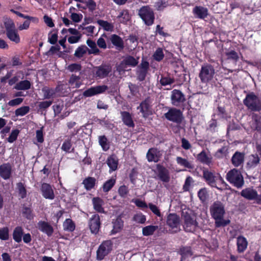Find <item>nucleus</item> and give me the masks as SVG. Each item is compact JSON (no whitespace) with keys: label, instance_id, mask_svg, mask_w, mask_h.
<instances>
[{"label":"nucleus","instance_id":"603ef678","mask_svg":"<svg viewBox=\"0 0 261 261\" xmlns=\"http://www.w3.org/2000/svg\"><path fill=\"white\" fill-rule=\"evenodd\" d=\"M153 57L156 61H161L164 57L163 49L161 48H158L154 52Z\"/></svg>","mask_w":261,"mask_h":261},{"label":"nucleus","instance_id":"e433bc0d","mask_svg":"<svg viewBox=\"0 0 261 261\" xmlns=\"http://www.w3.org/2000/svg\"><path fill=\"white\" fill-rule=\"evenodd\" d=\"M23 234V229L22 227H16L13 231V237L15 242L19 243L21 241Z\"/></svg>","mask_w":261,"mask_h":261},{"label":"nucleus","instance_id":"0eeeda50","mask_svg":"<svg viewBox=\"0 0 261 261\" xmlns=\"http://www.w3.org/2000/svg\"><path fill=\"white\" fill-rule=\"evenodd\" d=\"M138 63V59L129 56L126 57L119 65L116 66V70L121 74L127 70V66L135 67Z\"/></svg>","mask_w":261,"mask_h":261},{"label":"nucleus","instance_id":"9b49d317","mask_svg":"<svg viewBox=\"0 0 261 261\" xmlns=\"http://www.w3.org/2000/svg\"><path fill=\"white\" fill-rule=\"evenodd\" d=\"M165 117L168 120L176 123H180L183 118L181 111L176 108L170 109L165 114Z\"/></svg>","mask_w":261,"mask_h":261},{"label":"nucleus","instance_id":"f704fd0d","mask_svg":"<svg viewBox=\"0 0 261 261\" xmlns=\"http://www.w3.org/2000/svg\"><path fill=\"white\" fill-rule=\"evenodd\" d=\"M112 43L118 48H123V42L122 39L117 35H112L110 38Z\"/></svg>","mask_w":261,"mask_h":261},{"label":"nucleus","instance_id":"de8ad7c7","mask_svg":"<svg viewBox=\"0 0 261 261\" xmlns=\"http://www.w3.org/2000/svg\"><path fill=\"white\" fill-rule=\"evenodd\" d=\"M115 179L111 178L107 181L103 185V191L105 192L109 191L115 184Z\"/></svg>","mask_w":261,"mask_h":261},{"label":"nucleus","instance_id":"f257e3e1","mask_svg":"<svg viewBox=\"0 0 261 261\" xmlns=\"http://www.w3.org/2000/svg\"><path fill=\"white\" fill-rule=\"evenodd\" d=\"M210 213L212 217L215 220L216 227L225 226L229 224V220L223 219L225 211L224 206L221 202H215L210 207Z\"/></svg>","mask_w":261,"mask_h":261},{"label":"nucleus","instance_id":"864d4df0","mask_svg":"<svg viewBox=\"0 0 261 261\" xmlns=\"http://www.w3.org/2000/svg\"><path fill=\"white\" fill-rule=\"evenodd\" d=\"M194 182V180L191 176H188L185 180L183 186V190L184 191H189L192 184Z\"/></svg>","mask_w":261,"mask_h":261},{"label":"nucleus","instance_id":"473e14b6","mask_svg":"<svg viewBox=\"0 0 261 261\" xmlns=\"http://www.w3.org/2000/svg\"><path fill=\"white\" fill-rule=\"evenodd\" d=\"M87 44L90 49L88 50L89 54L98 55L100 53L99 49L97 48L96 43L91 39L87 40Z\"/></svg>","mask_w":261,"mask_h":261},{"label":"nucleus","instance_id":"1a4fd4ad","mask_svg":"<svg viewBox=\"0 0 261 261\" xmlns=\"http://www.w3.org/2000/svg\"><path fill=\"white\" fill-rule=\"evenodd\" d=\"M112 71V67L109 65L102 64L95 67L93 69V73L96 77L102 79L107 77Z\"/></svg>","mask_w":261,"mask_h":261},{"label":"nucleus","instance_id":"7c9ffc66","mask_svg":"<svg viewBox=\"0 0 261 261\" xmlns=\"http://www.w3.org/2000/svg\"><path fill=\"white\" fill-rule=\"evenodd\" d=\"M113 228L112 233H116L120 232L123 227V221L120 217H117L113 221Z\"/></svg>","mask_w":261,"mask_h":261},{"label":"nucleus","instance_id":"2eb2a0df","mask_svg":"<svg viewBox=\"0 0 261 261\" xmlns=\"http://www.w3.org/2000/svg\"><path fill=\"white\" fill-rule=\"evenodd\" d=\"M100 226V222L99 215L97 214L93 215L89 221V227L91 232L96 234L99 230Z\"/></svg>","mask_w":261,"mask_h":261},{"label":"nucleus","instance_id":"052dcab7","mask_svg":"<svg viewBox=\"0 0 261 261\" xmlns=\"http://www.w3.org/2000/svg\"><path fill=\"white\" fill-rule=\"evenodd\" d=\"M227 149L226 147H223L219 149L216 153L215 156L218 158H222L227 154Z\"/></svg>","mask_w":261,"mask_h":261},{"label":"nucleus","instance_id":"f03ea898","mask_svg":"<svg viewBox=\"0 0 261 261\" xmlns=\"http://www.w3.org/2000/svg\"><path fill=\"white\" fill-rule=\"evenodd\" d=\"M215 74L214 67L210 64L205 63L201 67L199 77L202 83L206 84L214 79Z\"/></svg>","mask_w":261,"mask_h":261},{"label":"nucleus","instance_id":"3c124183","mask_svg":"<svg viewBox=\"0 0 261 261\" xmlns=\"http://www.w3.org/2000/svg\"><path fill=\"white\" fill-rule=\"evenodd\" d=\"M63 227L65 230L70 231H73L75 228V226L73 222L69 219H67L65 220L63 223Z\"/></svg>","mask_w":261,"mask_h":261},{"label":"nucleus","instance_id":"f3484780","mask_svg":"<svg viewBox=\"0 0 261 261\" xmlns=\"http://www.w3.org/2000/svg\"><path fill=\"white\" fill-rule=\"evenodd\" d=\"M245 160V153L236 151L232 155L231 161L232 165L238 167L243 165Z\"/></svg>","mask_w":261,"mask_h":261},{"label":"nucleus","instance_id":"bf43d9fd","mask_svg":"<svg viewBox=\"0 0 261 261\" xmlns=\"http://www.w3.org/2000/svg\"><path fill=\"white\" fill-rule=\"evenodd\" d=\"M22 213L23 216L28 219H32L33 218L32 210L30 208L27 207H24Z\"/></svg>","mask_w":261,"mask_h":261},{"label":"nucleus","instance_id":"c756f323","mask_svg":"<svg viewBox=\"0 0 261 261\" xmlns=\"http://www.w3.org/2000/svg\"><path fill=\"white\" fill-rule=\"evenodd\" d=\"M260 159L257 154H251L249 156L246 163V167L248 169L255 168L259 163Z\"/></svg>","mask_w":261,"mask_h":261},{"label":"nucleus","instance_id":"0e129e2a","mask_svg":"<svg viewBox=\"0 0 261 261\" xmlns=\"http://www.w3.org/2000/svg\"><path fill=\"white\" fill-rule=\"evenodd\" d=\"M128 193V188L125 186H121L118 189V193L120 196L125 197Z\"/></svg>","mask_w":261,"mask_h":261},{"label":"nucleus","instance_id":"9d476101","mask_svg":"<svg viewBox=\"0 0 261 261\" xmlns=\"http://www.w3.org/2000/svg\"><path fill=\"white\" fill-rule=\"evenodd\" d=\"M171 100L173 106L180 107L186 101V98L180 90L174 89L171 92Z\"/></svg>","mask_w":261,"mask_h":261},{"label":"nucleus","instance_id":"6e6552de","mask_svg":"<svg viewBox=\"0 0 261 261\" xmlns=\"http://www.w3.org/2000/svg\"><path fill=\"white\" fill-rule=\"evenodd\" d=\"M203 177L208 184L212 187H216V182L219 180L223 181V179L219 174L211 172L207 169L203 171Z\"/></svg>","mask_w":261,"mask_h":261},{"label":"nucleus","instance_id":"4d7b16f0","mask_svg":"<svg viewBox=\"0 0 261 261\" xmlns=\"http://www.w3.org/2000/svg\"><path fill=\"white\" fill-rule=\"evenodd\" d=\"M9 238V230L7 227L0 229V239L3 240H7Z\"/></svg>","mask_w":261,"mask_h":261},{"label":"nucleus","instance_id":"49530a36","mask_svg":"<svg viewBox=\"0 0 261 261\" xmlns=\"http://www.w3.org/2000/svg\"><path fill=\"white\" fill-rule=\"evenodd\" d=\"M66 69L70 72H77L81 70L82 66L79 64L73 63L67 66Z\"/></svg>","mask_w":261,"mask_h":261},{"label":"nucleus","instance_id":"37998d69","mask_svg":"<svg viewBox=\"0 0 261 261\" xmlns=\"http://www.w3.org/2000/svg\"><path fill=\"white\" fill-rule=\"evenodd\" d=\"M176 162L178 164L182 166L185 167L192 169L193 166L187 159H184L181 157L178 156L176 158Z\"/></svg>","mask_w":261,"mask_h":261},{"label":"nucleus","instance_id":"79ce46f5","mask_svg":"<svg viewBox=\"0 0 261 261\" xmlns=\"http://www.w3.org/2000/svg\"><path fill=\"white\" fill-rule=\"evenodd\" d=\"M157 226L149 225L146 226L142 229L143 234L145 236H148L152 234L154 232L158 229Z\"/></svg>","mask_w":261,"mask_h":261},{"label":"nucleus","instance_id":"a878e982","mask_svg":"<svg viewBox=\"0 0 261 261\" xmlns=\"http://www.w3.org/2000/svg\"><path fill=\"white\" fill-rule=\"evenodd\" d=\"M241 195L243 197L249 200L254 199L258 196L257 192L250 188L243 190L241 192Z\"/></svg>","mask_w":261,"mask_h":261},{"label":"nucleus","instance_id":"338daca9","mask_svg":"<svg viewBox=\"0 0 261 261\" xmlns=\"http://www.w3.org/2000/svg\"><path fill=\"white\" fill-rule=\"evenodd\" d=\"M174 81L169 77H162L160 80V83L163 86L170 85L173 83Z\"/></svg>","mask_w":261,"mask_h":261},{"label":"nucleus","instance_id":"7ed1b4c3","mask_svg":"<svg viewBox=\"0 0 261 261\" xmlns=\"http://www.w3.org/2000/svg\"><path fill=\"white\" fill-rule=\"evenodd\" d=\"M243 103L249 110L252 111L261 110V100L252 92L246 95L243 100Z\"/></svg>","mask_w":261,"mask_h":261},{"label":"nucleus","instance_id":"2f4dec72","mask_svg":"<svg viewBox=\"0 0 261 261\" xmlns=\"http://www.w3.org/2000/svg\"><path fill=\"white\" fill-rule=\"evenodd\" d=\"M248 245V242L245 238L243 236H239L237 238L238 251L239 252H244Z\"/></svg>","mask_w":261,"mask_h":261},{"label":"nucleus","instance_id":"5fc2aeb1","mask_svg":"<svg viewBox=\"0 0 261 261\" xmlns=\"http://www.w3.org/2000/svg\"><path fill=\"white\" fill-rule=\"evenodd\" d=\"M148 207L154 215L160 217L162 216L160 209L156 205L152 203H149L148 204Z\"/></svg>","mask_w":261,"mask_h":261},{"label":"nucleus","instance_id":"09e8293b","mask_svg":"<svg viewBox=\"0 0 261 261\" xmlns=\"http://www.w3.org/2000/svg\"><path fill=\"white\" fill-rule=\"evenodd\" d=\"M118 17L120 18V21L123 23L128 21L130 18L128 12L126 10H122Z\"/></svg>","mask_w":261,"mask_h":261},{"label":"nucleus","instance_id":"13d9d810","mask_svg":"<svg viewBox=\"0 0 261 261\" xmlns=\"http://www.w3.org/2000/svg\"><path fill=\"white\" fill-rule=\"evenodd\" d=\"M5 26L6 30V33L9 32V31L16 29L14 23L11 19H8L5 22Z\"/></svg>","mask_w":261,"mask_h":261},{"label":"nucleus","instance_id":"423d86ee","mask_svg":"<svg viewBox=\"0 0 261 261\" xmlns=\"http://www.w3.org/2000/svg\"><path fill=\"white\" fill-rule=\"evenodd\" d=\"M113 244L110 240L103 242L99 246L96 252L97 260H102L112 250Z\"/></svg>","mask_w":261,"mask_h":261},{"label":"nucleus","instance_id":"39448f33","mask_svg":"<svg viewBox=\"0 0 261 261\" xmlns=\"http://www.w3.org/2000/svg\"><path fill=\"white\" fill-rule=\"evenodd\" d=\"M138 15L147 25L153 24L154 15L152 10L148 6L141 7L138 11Z\"/></svg>","mask_w":261,"mask_h":261},{"label":"nucleus","instance_id":"393cba45","mask_svg":"<svg viewBox=\"0 0 261 261\" xmlns=\"http://www.w3.org/2000/svg\"><path fill=\"white\" fill-rule=\"evenodd\" d=\"M120 114L124 124L128 127H134L135 123L131 114L126 111L121 112Z\"/></svg>","mask_w":261,"mask_h":261},{"label":"nucleus","instance_id":"8fccbe9b","mask_svg":"<svg viewBox=\"0 0 261 261\" xmlns=\"http://www.w3.org/2000/svg\"><path fill=\"white\" fill-rule=\"evenodd\" d=\"M30 111V107L29 106H23L17 109L15 111V115L17 116H22L27 114Z\"/></svg>","mask_w":261,"mask_h":261},{"label":"nucleus","instance_id":"72a5a7b5","mask_svg":"<svg viewBox=\"0 0 261 261\" xmlns=\"http://www.w3.org/2000/svg\"><path fill=\"white\" fill-rule=\"evenodd\" d=\"M31 83L28 80L20 81L14 86V89L17 90H27L30 89Z\"/></svg>","mask_w":261,"mask_h":261},{"label":"nucleus","instance_id":"a19ab883","mask_svg":"<svg viewBox=\"0 0 261 261\" xmlns=\"http://www.w3.org/2000/svg\"><path fill=\"white\" fill-rule=\"evenodd\" d=\"M98 141L103 150L107 151L110 148L109 142L105 136H99Z\"/></svg>","mask_w":261,"mask_h":261},{"label":"nucleus","instance_id":"f8f14e48","mask_svg":"<svg viewBox=\"0 0 261 261\" xmlns=\"http://www.w3.org/2000/svg\"><path fill=\"white\" fill-rule=\"evenodd\" d=\"M108 89V87L105 85L92 87L83 92V96L86 97H91L95 95L103 93Z\"/></svg>","mask_w":261,"mask_h":261},{"label":"nucleus","instance_id":"a211bd4d","mask_svg":"<svg viewBox=\"0 0 261 261\" xmlns=\"http://www.w3.org/2000/svg\"><path fill=\"white\" fill-rule=\"evenodd\" d=\"M41 191L45 198L53 199L55 198L54 191L49 184L43 183L41 186Z\"/></svg>","mask_w":261,"mask_h":261},{"label":"nucleus","instance_id":"dca6fc26","mask_svg":"<svg viewBox=\"0 0 261 261\" xmlns=\"http://www.w3.org/2000/svg\"><path fill=\"white\" fill-rule=\"evenodd\" d=\"M185 225L184 228L187 231H192L195 230L197 223L194 217L190 215H185L184 216Z\"/></svg>","mask_w":261,"mask_h":261},{"label":"nucleus","instance_id":"aec40b11","mask_svg":"<svg viewBox=\"0 0 261 261\" xmlns=\"http://www.w3.org/2000/svg\"><path fill=\"white\" fill-rule=\"evenodd\" d=\"M12 173V166L9 163H5L0 166V176L4 179H9Z\"/></svg>","mask_w":261,"mask_h":261},{"label":"nucleus","instance_id":"4468645a","mask_svg":"<svg viewBox=\"0 0 261 261\" xmlns=\"http://www.w3.org/2000/svg\"><path fill=\"white\" fill-rule=\"evenodd\" d=\"M167 224L172 229L175 228L174 231L177 232L179 230L180 219L179 217L175 214H170L167 218Z\"/></svg>","mask_w":261,"mask_h":261},{"label":"nucleus","instance_id":"6ab92c4d","mask_svg":"<svg viewBox=\"0 0 261 261\" xmlns=\"http://www.w3.org/2000/svg\"><path fill=\"white\" fill-rule=\"evenodd\" d=\"M161 157L160 151L156 148H150L148 151L146 158L148 162H158Z\"/></svg>","mask_w":261,"mask_h":261},{"label":"nucleus","instance_id":"c85d7f7f","mask_svg":"<svg viewBox=\"0 0 261 261\" xmlns=\"http://www.w3.org/2000/svg\"><path fill=\"white\" fill-rule=\"evenodd\" d=\"M92 203L94 209L98 213H104L105 211L102 207L104 201L99 197H94L92 199Z\"/></svg>","mask_w":261,"mask_h":261},{"label":"nucleus","instance_id":"774afa93","mask_svg":"<svg viewBox=\"0 0 261 261\" xmlns=\"http://www.w3.org/2000/svg\"><path fill=\"white\" fill-rule=\"evenodd\" d=\"M18 134H19V131L17 129L13 130L11 132L10 136L8 138V142L10 143H12L14 141H15L16 139H17Z\"/></svg>","mask_w":261,"mask_h":261},{"label":"nucleus","instance_id":"c03bdc74","mask_svg":"<svg viewBox=\"0 0 261 261\" xmlns=\"http://www.w3.org/2000/svg\"><path fill=\"white\" fill-rule=\"evenodd\" d=\"M44 98L49 99L53 97L56 94V91L53 89H50L47 87H44L42 89Z\"/></svg>","mask_w":261,"mask_h":261},{"label":"nucleus","instance_id":"680f3d73","mask_svg":"<svg viewBox=\"0 0 261 261\" xmlns=\"http://www.w3.org/2000/svg\"><path fill=\"white\" fill-rule=\"evenodd\" d=\"M133 219L137 223L143 224L146 221L145 216L142 214H138L134 216Z\"/></svg>","mask_w":261,"mask_h":261},{"label":"nucleus","instance_id":"4be33fe9","mask_svg":"<svg viewBox=\"0 0 261 261\" xmlns=\"http://www.w3.org/2000/svg\"><path fill=\"white\" fill-rule=\"evenodd\" d=\"M137 109L140 110L144 117H147L152 113L150 105L148 100H145L141 102L137 107Z\"/></svg>","mask_w":261,"mask_h":261},{"label":"nucleus","instance_id":"6e6d98bb","mask_svg":"<svg viewBox=\"0 0 261 261\" xmlns=\"http://www.w3.org/2000/svg\"><path fill=\"white\" fill-rule=\"evenodd\" d=\"M180 253L182 257H186L192 255L191 247H184L180 249Z\"/></svg>","mask_w":261,"mask_h":261},{"label":"nucleus","instance_id":"c9c22d12","mask_svg":"<svg viewBox=\"0 0 261 261\" xmlns=\"http://www.w3.org/2000/svg\"><path fill=\"white\" fill-rule=\"evenodd\" d=\"M6 35L7 37L11 41H13L16 43H18L20 41L19 34L17 32V31L16 29L12 31H9V32L6 33Z\"/></svg>","mask_w":261,"mask_h":261},{"label":"nucleus","instance_id":"a18cd8bd","mask_svg":"<svg viewBox=\"0 0 261 261\" xmlns=\"http://www.w3.org/2000/svg\"><path fill=\"white\" fill-rule=\"evenodd\" d=\"M97 22L106 31H112L114 29L113 25L107 21L99 20Z\"/></svg>","mask_w":261,"mask_h":261},{"label":"nucleus","instance_id":"20e7f679","mask_svg":"<svg viewBox=\"0 0 261 261\" xmlns=\"http://www.w3.org/2000/svg\"><path fill=\"white\" fill-rule=\"evenodd\" d=\"M226 178L238 188H241L244 185V179L241 172L235 168L228 172Z\"/></svg>","mask_w":261,"mask_h":261},{"label":"nucleus","instance_id":"69168bd1","mask_svg":"<svg viewBox=\"0 0 261 261\" xmlns=\"http://www.w3.org/2000/svg\"><path fill=\"white\" fill-rule=\"evenodd\" d=\"M53 103L51 100H46L39 102L38 107L40 109H46L51 106Z\"/></svg>","mask_w":261,"mask_h":261},{"label":"nucleus","instance_id":"58836bf2","mask_svg":"<svg viewBox=\"0 0 261 261\" xmlns=\"http://www.w3.org/2000/svg\"><path fill=\"white\" fill-rule=\"evenodd\" d=\"M88 48L85 45H81L78 47L75 51L74 56L77 58H81L88 51Z\"/></svg>","mask_w":261,"mask_h":261},{"label":"nucleus","instance_id":"ddd939ff","mask_svg":"<svg viewBox=\"0 0 261 261\" xmlns=\"http://www.w3.org/2000/svg\"><path fill=\"white\" fill-rule=\"evenodd\" d=\"M148 68V62L146 61H142L141 64L137 68V75L138 80L140 81H143L145 80Z\"/></svg>","mask_w":261,"mask_h":261},{"label":"nucleus","instance_id":"ea45409f","mask_svg":"<svg viewBox=\"0 0 261 261\" xmlns=\"http://www.w3.org/2000/svg\"><path fill=\"white\" fill-rule=\"evenodd\" d=\"M95 181L96 179L94 177H89L83 180V184L84 185L85 188L89 190L94 187Z\"/></svg>","mask_w":261,"mask_h":261},{"label":"nucleus","instance_id":"b1692460","mask_svg":"<svg viewBox=\"0 0 261 261\" xmlns=\"http://www.w3.org/2000/svg\"><path fill=\"white\" fill-rule=\"evenodd\" d=\"M82 84L81 77L72 74L68 81V85L71 88H78Z\"/></svg>","mask_w":261,"mask_h":261},{"label":"nucleus","instance_id":"e2e57ef3","mask_svg":"<svg viewBox=\"0 0 261 261\" xmlns=\"http://www.w3.org/2000/svg\"><path fill=\"white\" fill-rule=\"evenodd\" d=\"M198 196L199 199L202 201H204L206 199L207 196V191H206V189L203 188V189H200L199 190V191L198 192Z\"/></svg>","mask_w":261,"mask_h":261},{"label":"nucleus","instance_id":"bb28decb","mask_svg":"<svg viewBox=\"0 0 261 261\" xmlns=\"http://www.w3.org/2000/svg\"><path fill=\"white\" fill-rule=\"evenodd\" d=\"M197 159L200 162L208 166L212 164V156L206 154L204 151H202L197 155Z\"/></svg>","mask_w":261,"mask_h":261},{"label":"nucleus","instance_id":"412c9836","mask_svg":"<svg viewBox=\"0 0 261 261\" xmlns=\"http://www.w3.org/2000/svg\"><path fill=\"white\" fill-rule=\"evenodd\" d=\"M158 177L164 182H168L170 181L169 171L162 166H158Z\"/></svg>","mask_w":261,"mask_h":261},{"label":"nucleus","instance_id":"5701e85b","mask_svg":"<svg viewBox=\"0 0 261 261\" xmlns=\"http://www.w3.org/2000/svg\"><path fill=\"white\" fill-rule=\"evenodd\" d=\"M193 13L196 17L204 19L208 15V10L202 6H196L193 9Z\"/></svg>","mask_w":261,"mask_h":261},{"label":"nucleus","instance_id":"4c0bfd02","mask_svg":"<svg viewBox=\"0 0 261 261\" xmlns=\"http://www.w3.org/2000/svg\"><path fill=\"white\" fill-rule=\"evenodd\" d=\"M107 163L111 170L115 171L117 169L118 166V160L115 156H110L108 159Z\"/></svg>","mask_w":261,"mask_h":261},{"label":"nucleus","instance_id":"cd10ccee","mask_svg":"<svg viewBox=\"0 0 261 261\" xmlns=\"http://www.w3.org/2000/svg\"><path fill=\"white\" fill-rule=\"evenodd\" d=\"M38 228L43 232L50 236L53 233V228L48 223L44 221H40L38 224Z\"/></svg>","mask_w":261,"mask_h":261}]
</instances>
